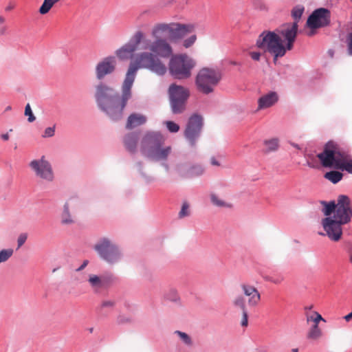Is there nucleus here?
Masks as SVG:
<instances>
[{
  "instance_id": "1",
  "label": "nucleus",
  "mask_w": 352,
  "mask_h": 352,
  "mask_svg": "<svg viewBox=\"0 0 352 352\" xmlns=\"http://www.w3.org/2000/svg\"><path fill=\"white\" fill-rule=\"evenodd\" d=\"M194 30L192 24L157 23L151 30L153 40L146 38L142 31H137L131 43L143 51L133 56L127 70L136 74L138 69H146L159 76L164 75L167 67L160 58L166 59L173 54L169 40L180 39Z\"/></svg>"
},
{
  "instance_id": "2",
  "label": "nucleus",
  "mask_w": 352,
  "mask_h": 352,
  "mask_svg": "<svg viewBox=\"0 0 352 352\" xmlns=\"http://www.w3.org/2000/svg\"><path fill=\"white\" fill-rule=\"evenodd\" d=\"M303 12V6H297L294 8L292 16L294 21L285 23L273 32H263L256 41V46L272 54L274 60L285 56L287 50H291L294 47L298 32V23Z\"/></svg>"
},
{
  "instance_id": "3",
  "label": "nucleus",
  "mask_w": 352,
  "mask_h": 352,
  "mask_svg": "<svg viewBox=\"0 0 352 352\" xmlns=\"http://www.w3.org/2000/svg\"><path fill=\"white\" fill-rule=\"evenodd\" d=\"M136 74L127 70L121 86V95L103 82L96 86L95 98L99 108L113 120H119L128 101L132 98V87Z\"/></svg>"
},
{
  "instance_id": "4",
  "label": "nucleus",
  "mask_w": 352,
  "mask_h": 352,
  "mask_svg": "<svg viewBox=\"0 0 352 352\" xmlns=\"http://www.w3.org/2000/svg\"><path fill=\"white\" fill-rule=\"evenodd\" d=\"M322 212L326 218L322 219V224L327 235L330 239L338 241L342 235V226L349 223L352 217L351 201L346 195H340L337 203L322 201Z\"/></svg>"
},
{
  "instance_id": "5",
  "label": "nucleus",
  "mask_w": 352,
  "mask_h": 352,
  "mask_svg": "<svg viewBox=\"0 0 352 352\" xmlns=\"http://www.w3.org/2000/svg\"><path fill=\"white\" fill-rule=\"evenodd\" d=\"M165 139L157 131H147L140 142L143 155L155 161L166 160L171 153L170 146H163Z\"/></svg>"
},
{
  "instance_id": "6",
  "label": "nucleus",
  "mask_w": 352,
  "mask_h": 352,
  "mask_svg": "<svg viewBox=\"0 0 352 352\" xmlns=\"http://www.w3.org/2000/svg\"><path fill=\"white\" fill-rule=\"evenodd\" d=\"M348 150L342 144L331 140L324 144L322 151L317 155V157L323 167L339 169Z\"/></svg>"
},
{
  "instance_id": "7",
  "label": "nucleus",
  "mask_w": 352,
  "mask_h": 352,
  "mask_svg": "<svg viewBox=\"0 0 352 352\" xmlns=\"http://www.w3.org/2000/svg\"><path fill=\"white\" fill-rule=\"evenodd\" d=\"M168 69L170 75L176 79L184 80L191 76V71L195 61L186 54H174L168 58Z\"/></svg>"
},
{
  "instance_id": "8",
  "label": "nucleus",
  "mask_w": 352,
  "mask_h": 352,
  "mask_svg": "<svg viewBox=\"0 0 352 352\" xmlns=\"http://www.w3.org/2000/svg\"><path fill=\"white\" fill-rule=\"evenodd\" d=\"M221 77V73L217 69L209 67L201 69L195 78V85L197 90L204 94L213 92Z\"/></svg>"
},
{
  "instance_id": "9",
  "label": "nucleus",
  "mask_w": 352,
  "mask_h": 352,
  "mask_svg": "<svg viewBox=\"0 0 352 352\" xmlns=\"http://www.w3.org/2000/svg\"><path fill=\"white\" fill-rule=\"evenodd\" d=\"M100 256L106 262L113 264L121 258V253L116 245L109 239H100L94 247Z\"/></svg>"
},
{
  "instance_id": "10",
  "label": "nucleus",
  "mask_w": 352,
  "mask_h": 352,
  "mask_svg": "<svg viewBox=\"0 0 352 352\" xmlns=\"http://www.w3.org/2000/svg\"><path fill=\"white\" fill-rule=\"evenodd\" d=\"M30 168L35 176L45 182L54 180V173L51 163L43 155L41 158L33 160L29 164Z\"/></svg>"
},
{
  "instance_id": "11",
  "label": "nucleus",
  "mask_w": 352,
  "mask_h": 352,
  "mask_svg": "<svg viewBox=\"0 0 352 352\" xmlns=\"http://www.w3.org/2000/svg\"><path fill=\"white\" fill-rule=\"evenodd\" d=\"M203 126L202 117L197 114L191 116L188 121L184 135L192 146L195 145Z\"/></svg>"
},
{
  "instance_id": "12",
  "label": "nucleus",
  "mask_w": 352,
  "mask_h": 352,
  "mask_svg": "<svg viewBox=\"0 0 352 352\" xmlns=\"http://www.w3.org/2000/svg\"><path fill=\"white\" fill-rule=\"evenodd\" d=\"M330 19L331 12L328 9L318 8L314 10L309 16L307 25L311 29L327 26L330 23Z\"/></svg>"
},
{
  "instance_id": "13",
  "label": "nucleus",
  "mask_w": 352,
  "mask_h": 352,
  "mask_svg": "<svg viewBox=\"0 0 352 352\" xmlns=\"http://www.w3.org/2000/svg\"><path fill=\"white\" fill-rule=\"evenodd\" d=\"M116 67V59L114 56H107L100 60L96 67V75L98 80H102L105 76L112 74Z\"/></svg>"
},
{
  "instance_id": "14",
  "label": "nucleus",
  "mask_w": 352,
  "mask_h": 352,
  "mask_svg": "<svg viewBox=\"0 0 352 352\" xmlns=\"http://www.w3.org/2000/svg\"><path fill=\"white\" fill-rule=\"evenodd\" d=\"M240 287L244 295L248 297V305L250 307L257 306L261 298V294L257 288L247 283L241 284Z\"/></svg>"
},
{
  "instance_id": "15",
  "label": "nucleus",
  "mask_w": 352,
  "mask_h": 352,
  "mask_svg": "<svg viewBox=\"0 0 352 352\" xmlns=\"http://www.w3.org/2000/svg\"><path fill=\"white\" fill-rule=\"evenodd\" d=\"M169 95L170 99H177L180 100H188L190 96V91L188 89L180 86L177 85L175 84H172L169 87Z\"/></svg>"
},
{
  "instance_id": "16",
  "label": "nucleus",
  "mask_w": 352,
  "mask_h": 352,
  "mask_svg": "<svg viewBox=\"0 0 352 352\" xmlns=\"http://www.w3.org/2000/svg\"><path fill=\"white\" fill-rule=\"evenodd\" d=\"M278 100V94L274 91H270L258 100L257 111L265 109L273 106Z\"/></svg>"
},
{
  "instance_id": "17",
  "label": "nucleus",
  "mask_w": 352,
  "mask_h": 352,
  "mask_svg": "<svg viewBox=\"0 0 352 352\" xmlns=\"http://www.w3.org/2000/svg\"><path fill=\"white\" fill-rule=\"evenodd\" d=\"M88 283L93 291L96 293L99 292L108 285V281L105 277L99 276L96 274H90L89 276Z\"/></svg>"
},
{
  "instance_id": "18",
  "label": "nucleus",
  "mask_w": 352,
  "mask_h": 352,
  "mask_svg": "<svg viewBox=\"0 0 352 352\" xmlns=\"http://www.w3.org/2000/svg\"><path fill=\"white\" fill-rule=\"evenodd\" d=\"M137 50V45L127 43L116 50V54L120 60L128 59Z\"/></svg>"
},
{
  "instance_id": "19",
  "label": "nucleus",
  "mask_w": 352,
  "mask_h": 352,
  "mask_svg": "<svg viewBox=\"0 0 352 352\" xmlns=\"http://www.w3.org/2000/svg\"><path fill=\"white\" fill-rule=\"evenodd\" d=\"M147 118L145 116L140 113L131 114L126 124V127L129 129L142 125L146 122Z\"/></svg>"
},
{
  "instance_id": "20",
  "label": "nucleus",
  "mask_w": 352,
  "mask_h": 352,
  "mask_svg": "<svg viewBox=\"0 0 352 352\" xmlns=\"http://www.w3.org/2000/svg\"><path fill=\"white\" fill-rule=\"evenodd\" d=\"M181 175L186 177H192L199 176L203 174L204 168L200 165H193L191 166H184L180 168Z\"/></svg>"
},
{
  "instance_id": "21",
  "label": "nucleus",
  "mask_w": 352,
  "mask_h": 352,
  "mask_svg": "<svg viewBox=\"0 0 352 352\" xmlns=\"http://www.w3.org/2000/svg\"><path fill=\"white\" fill-rule=\"evenodd\" d=\"M138 135L135 133H130L125 135L124 144L126 148L131 153H135L137 148Z\"/></svg>"
},
{
  "instance_id": "22",
  "label": "nucleus",
  "mask_w": 352,
  "mask_h": 352,
  "mask_svg": "<svg viewBox=\"0 0 352 352\" xmlns=\"http://www.w3.org/2000/svg\"><path fill=\"white\" fill-rule=\"evenodd\" d=\"M170 106L172 111L174 113H182L186 107V100H180L177 99H170Z\"/></svg>"
},
{
  "instance_id": "23",
  "label": "nucleus",
  "mask_w": 352,
  "mask_h": 352,
  "mask_svg": "<svg viewBox=\"0 0 352 352\" xmlns=\"http://www.w3.org/2000/svg\"><path fill=\"white\" fill-rule=\"evenodd\" d=\"M336 170V169H334L333 170L327 172L324 175V177L326 179L331 182L333 184H337L342 179L343 177V174L342 173Z\"/></svg>"
},
{
  "instance_id": "24",
  "label": "nucleus",
  "mask_w": 352,
  "mask_h": 352,
  "mask_svg": "<svg viewBox=\"0 0 352 352\" xmlns=\"http://www.w3.org/2000/svg\"><path fill=\"white\" fill-rule=\"evenodd\" d=\"M322 336V330L317 324H314L309 330L307 338L309 340H317L320 339Z\"/></svg>"
},
{
  "instance_id": "25",
  "label": "nucleus",
  "mask_w": 352,
  "mask_h": 352,
  "mask_svg": "<svg viewBox=\"0 0 352 352\" xmlns=\"http://www.w3.org/2000/svg\"><path fill=\"white\" fill-rule=\"evenodd\" d=\"M60 0H44L39 8L41 14H45L50 12L52 8Z\"/></svg>"
},
{
  "instance_id": "26",
  "label": "nucleus",
  "mask_w": 352,
  "mask_h": 352,
  "mask_svg": "<svg viewBox=\"0 0 352 352\" xmlns=\"http://www.w3.org/2000/svg\"><path fill=\"white\" fill-rule=\"evenodd\" d=\"M339 170H346L349 173L352 174V156L350 155L349 150Z\"/></svg>"
},
{
  "instance_id": "27",
  "label": "nucleus",
  "mask_w": 352,
  "mask_h": 352,
  "mask_svg": "<svg viewBox=\"0 0 352 352\" xmlns=\"http://www.w3.org/2000/svg\"><path fill=\"white\" fill-rule=\"evenodd\" d=\"M61 221L63 224H72L74 223V220L72 219L69 210V205L66 203L64 205V209L62 214Z\"/></svg>"
},
{
  "instance_id": "28",
  "label": "nucleus",
  "mask_w": 352,
  "mask_h": 352,
  "mask_svg": "<svg viewBox=\"0 0 352 352\" xmlns=\"http://www.w3.org/2000/svg\"><path fill=\"white\" fill-rule=\"evenodd\" d=\"M264 145L267 152L274 151L278 148V140L277 138L267 140L264 142Z\"/></svg>"
},
{
  "instance_id": "29",
  "label": "nucleus",
  "mask_w": 352,
  "mask_h": 352,
  "mask_svg": "<svg viewBox=\"0 0 352 352\" xmlns=\"http://www.w3.org/2000/svg\"><path fill=\"white\" fill-rule=\"evenodd\" d=\"M232 305L242 311L247 310L245 298L241 295H239L233 299Z\"/></svg>"
},
{
  "instance_id": "30",
  "label": "nucleus",
  "mask_w": 352,
  "mask_h": 352,
  "mask_svg": "<svg viewBox=\"0 0 352 352\" xmlns=\"http://www.w3.org/2000/svg\"><path fill=\"white\" fill-rule=\"evenodd\" d=\"M253 7L258 11L267 12L269 10L268 6L265 0H253Z\"/></svg>"
},
{
  "instance_id": "31",
  "label": "nucleus",
  "mask_w": 352,
  "mask_h": 352,
  "mask_svg": "<svg viewBox=\"0 0 352 352\" xmlns=\"http://www.w3.org/2000/svg\"><path fill=\"white\" fill-rule=\"evenodd\" d=\"M210 199L212 203L218 207H225V208H230L231 205L229 204H227L222 199H221L217 195L215 194H212L210 195Z\"/></svg>"
},
{
  "instance_id": "32",
  "label": "nucleus",
  "mask_w": 352,
  "mask_h": 352,
  "mask_svg": "<svg viewBox=\"0 0 352 352\" xmlns=\"http://www.w3.org/2000/svg\"><path fill=\"white\" fill-rule=\"evenodd\" d=\"M14 254L12 248L3 249L0 251V263L6 262Z\"/></svg>"
},
{
  "instance_id": "33",
  "label": "nucleus",
  "mask_w": 352,
  "mask_h": 352,
  "mask_svg": "<svg viewBox=\"0 0 352 352\" xmlns=\"http://www.w3.org/2000/svg\"><path fill=\"white\" fill-rule=\"evenodd\" d=\"M321 320L325 321L322 316L317 311H314L311 315L307 316V321H313L314 324L318 325L319 322Z\"/></svg>"
},
{
  "instance_id": "34",
  "label": "nucleus",
  "mask_w": 352,
  "mask_h": 352,
  "mask_svg": "<svg viewBox=\"0 0 352 352\" xmlns=\"http://www.w3.org/2000/svg\"><path fill=\"white\" fill-rule=\"evenodd\" d=\"M190 213V205L186 201H185L183 202L182 208L179 212V217L182 219L185 217L189 216Z\"/></svg>"
},
{
  "instance_id": "35",
  "label": "nucleus",
  "mask_w": 352,
  "mask_h": 352,
  "mask_svg": "<svg viewBox=\"0 0 352 352\" xmlns=\"http://www.w3.org/2000/svg\"><path fill=\"white\" fill-rule=\"evenodd\" d=\"M175 333L178 335V336L180 338V339L187 345H191L192 344V340L190 336L180 331H176Z\"/></svg>"
},
{
  "instance_id": "36",
  "label": "nucleus",
  "mask_w": 352,
  "mask_h": 352,
  "mask_svg": "<svg viewBox=\"0 0 352 352\" xmlns=\"http://www.w3.org/2000/svg\"><path fill=\"white\" fill-rule=\"evenodd\" d=\"M24 114L25 116H28V120L30 122H32L36 120L29 103H28L25 107Z\"/></svg>"
},
{
  "instance_id": "37",
  "label": "nucleus",
  "mask_w": 352,
  "mask_h": 352,
  "mask_svg": "<svg viewBox=\"0 0 352 352\" xmlns=\"http://www.w3.org/2000/svg\"><path fill=\"white\" fill-rule=\"evenodd\" d=\"M165 124L168 130L171 133H177L179 130V126L173 121H166Z\"/></svg>"
},
{
  "instance_id": "38",
  "label": "nucleus",
  "mask_w": 352,
  "mask_h": 352,
  "mask_svg": "<svg viewBox=\"0 0 352 352\" xmlns=\"http://www.w3.org/2000/svg\"><path fill=\"white\" fill-rule=\"evenodd\" d=\"M196 40H197L196 35H192L189 38L184 40L183 46L185 48H189L195 43Z\"/></svg>"
},
{
  "instance_id": "39",
  "label": "nucleus",
  "mask_w": 352,
  "mask_h": 352,
  "mask_svg": "<svg viewBox=\"0 0 352 352\" xmlns=\"http://www.w3.org/2000/svg\"><path fill=\"white\" fill-rule=\"evenodd\" d=\"M267 280L274 284L279 285L284 280V277L281 275H275L270 276Z\"/></svg>"
},
{
  "instance_id": "40",
  "label": "nucleus",
  "mask_w": 352,
  "mask_h": 352,
  "mask_svg": "<svg viewBox=\"0 0 352 352\" xmlns=\"http://www.w3.org/2000/svg\"><path fill=\"white\" fill-rule=\"evenodd\" d=\"M28 234L26 233H21L17 239V250L19 249L26 241Z\"/></svg>"
},
{
  "instance_id": "41",
  "label": "nucleus",
  "mask_w": 352,
  "mask_h": 352,
  "mask_svg": "<svg viewBox=\"0 0 352 352\" xmlns=\"http://www.w3.org/2000/svg\"><path fill=\"white\" fill-rule=\"evenodd\" d=\"M55 127H47L45 129L44 133L42 135L43 138H50L54 135Z\"/></svg>"
},
{
  "instance_id": "42",
  "label": "nucleus",
  "mask_w": 352,
  "mask_h": 352,
  "mask_svg": "<svg viewBox=\"0 0 352 352\" xmlns=\"http://www.w3.org/2000/svg\"><path fill=\"white\" fill-rule=\"evenodd\" d=\"M346 43H347L348 53L349 55L352 56V32L349 33L347 34Z\"/></svg>"
},
{
  "instance_id": "43",
  "label": "nucleus",
  "mask_w": 352,
  "mask_h": 352,
  "mask_svg": "<svg viewBox=\"0 0 352 352\" xmlns=\"http://www.w3.org/2000/svg\"><path fill=\"white\" fill-rule=\"evenodd\" d=\"M114 305H115V301L111 300H104L101 303L102 308H105V307L112 308L114 307Z\"/></svg>"
},
{
  "instance_id": "44",
  "label": "nucleus",
  "mask_w": 352,
  "mask_h": 352,
  "mask_svg": "<svg viewBox=\"0 0 352 352\" xmlns=\"http://www.w3.org/2000/svg\"><path fill=\"white\" fill-rule=\"evenodd\" d=\"M243 316H242V320H241V326L243 327H247L248 324V311H242Z\"/></svg>"
},
{
  "instance_id": "45",
  "label": "nucleus",
  "mask_w": 352,
  "mask_h": 352,
  "mask_svg": "<svg viewBox=\"0 0 352 352\" xmlns=\"http://www.w3.org/2000/svg\"><path fill=\"white\" fill-rule=\"evenodd\" d=\"M6 21V19L0 15V34L3 35L6 32V28L2 26Z\"/></svg>"
},
{
  "instance_id": "46",
  "label": "nucleus",
  "mask_w": 352,
  "mask_h": 352,
  "mask_svg": "<svg viewBox=\"0 0 352 352\" xmlns=\"http://www.w3.org/2000/svg\"><path fill=\"white\" fill-rule=\"evenodd\" d=\"M250 57L254 60L258 61L261 58V53L258 52H250L249 53Z\"/></svg>"
},
{
  "instance_id": "47",
  "label": "nucleus",
  "mask_w": 352,
  "mask_h": 352,
  "mask_svg": "<svg viewBox=\"0 0 352 352\" xmlns=\"http://www.w3.org/2000/svg\"><path fill=\"white\" fill-rule=\"evenodd\" d=\"M131 320L129 318L124 316H120L118 318V322L120 323V324H123V323H126V322H129Z\"/></svg>"
},
{
  "instance_id": "48",
  "label": "nucleus",
  "mask_w": 352,
  "mask_h": 352,
  "mask_svg": "<svg viewBox=\"0 0 352 352\" xmlns=\"http://www.w3.org/2000/svg\"><path fill=\"white\" fill-rule=\"evenodd\" d=\"M88 264V261L85 260L83 261L82 264L76 270L77 271H81Z\"/></svg>"
},
{
  "instance_id": "49",
  "label": "nucleus",
  "mask_w": 352,
  "mask_h": 352,
  "mask_svg": "<svg viewBox=\"0 0 352 352\" xmlns=\"http://www.w3.org/2000/svg\"><path fill=\"white\" fill-rule=\"evenodd\" d=\"M210 162L213 166H220L219 162L214 157H212Z\"/></svg>"
},
{
  "instance_id": "50",
  "label": "nucleus",
  "mask_w": 352,
  "mask_h": 352,
  "mask_svg": "<svg viewBox=\"0 0 352 352\" xmlns=\"http://www.w3.org/2000/svg\"><path fill=\"white\" fill-rule=\"evenodd\" d=\"M1 138H2V140H3L4 141H7L9 140L10 138V136L8 133H5V134H2L1 135Z\"/></svg>"
},
{
  "instance_id": "51",
  "label": "nucleus",
  "mask_w": 352,
  "mask_h": 352,
  "mask_svg": "<svg viewBox=\"0 0 352 352\" xmlns=\"http://www.w3.org/2000/svg\"><path fill=\"white\" fill-rule=\"evenodd\" d=\"M352 318V311L348 315L345 316H344V319L346 320V321H349Z\"/></svg>"
},
{
  "instance_id": "52",
  "label": "nucleus",
  "mask_w": 352,
  "mask_h": 352,
  "mask_svg": "<svg viewBox=\"0 0 352 352\" xmlns=\"http://www.w3.org/2000/svg\"><path fill=\"white\" fill-rule=\"evenodd\" d=\"M328 54L331 58H333L334 55V51L333 50H329L328 51Z\"/></svg>"
},
{
  "instance_id": "53",
  "label": "nucleus",
  "mask_w": 352,
  "mask_h": 352,
  "mask_svg": "<svg viewBox=\"0 0 352 352\" xmlns=\"http://www.w3.org/2000/svg\"><path fill=\"white\" fill-rule=\"evenodd\" d=\"M349 254H350V261L352 263V247L350 248Z\"/></svg>"
},
{
  "instance_id": "54",
  "label": "nucleus",
  "mask_w": 352,
  "mask_h": 352,
  "mask_svg": "<svg viewBox=\"0 0 352 352\" xmlns=\"http://www.w3.org/2000/svg\"><path fill=\"white\" fill-rule=\"evenodd\" d=\"M292 145L294 147H295V148H298V149H300V147H299V146H298V144H296L293 143Z\"/></svg>"
},
{
  "instance_id": "55",
  "label": "nucleus",
  "mask_w": 352,
  "mask_h": 352,
  "mask_svg": "<svg viewBox=\"0 0 352 352\" xmlns=\"http://www.w3.org/2000/svg\"><path fill=\"white\" fill-rule=\"evenodd\" d=\"M12 9V6H8L6 8V11H8V10H10Z\"/></svg>"
},
{
  "instance_id": "56",
  "label": "nucleus",
  "mask_w": 352,
  "mask_h": 352,
  "mask_svg": "<svg viewBox=\"0 0 352 352\" xmlns=\"http://www.w3.org/2000/svg\"><path fill=\"white\" fill-rule=\"evenodd\" d=\"M292 352H298V349H292Z\"/></svg>"
},
{
  "instance_id": "57",
  "label": "nucleus",
  "mask_w": 352,
  "mask_h": 352,
  "mask_svg": "<svg viewBox=\"0 0 352 352\" xmlns=\"http://www.w3.org/2000/svg\"><path fill=\"white\" fill-rule=\"evenodd\" d=\"M10 109H11V107L10 106L7 107V108L6 109V111H9Z\"/></svg>"
}]
</instances>
